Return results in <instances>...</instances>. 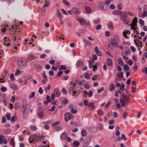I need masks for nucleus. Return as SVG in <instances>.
<instances>
[{"instance_id": "obj_1", "label": "nucleus", "mask_w": 147, "mask_h": 147, "mask_svg": "<svg viewBox=\"0 0 147 147\" xmlns=\"http://www.w3.org/2000/svg\"><path fill=\"white\" fill-rule=\"evenodd\" d=\"M122 98H120V102L122 106H125V103H128L130 101V98L129 96L123 94L122 95Z\"/></svg>"}, {"instance_id": "obj_2", "label": "nucleus", "mask_w": 147, "mask_h": 147, "mask_svg": "<svg viewBox=\"0 0 147 147\" xmlns=\"http://www.w3.org/2000/svg\"><path fill=\"white\" fill-rule=\"evenodd\" d=\"M24 59L21 58L17 62V66L20 68H22L24 66Z\"/></svg>"}, {"instance_id": "obj_3", "label": "nucleus", "mask_w": 147, "mask_h": 147, "mask_svg": "<svg viewBox=\"0 0 147 147\" xmlns=\"http://www.w3.org/2000/svg\"><path fill=\"white\" fill-rule=\"evenodd\" d=\"M134 42L135 44L136 45L138 49H140V48L143 46V45L142 41L140 40L139 39H135L134 40Z\"/></svg>"}, {"instance_id": "obj_4", "label": "nucleus", "mask_w": 147, "mask_h": 147, "mask_svg": "<svg viewBox=\"0 0 147 147\" xmlns=\"http://www.w3.org/2000/svg\"><path fill=\"white\" fill-rule=\"evenodd\" d=\"M29 142L30 143L33 142H38L37 136L35 134L31 135L29 138Z\"/></svg>"}, {"instance_id": "obj_5", "label": "nucleus", "mask_w": 147, "mask_h": 147, "mask_svg": "<svg viewBox=\"0 0 147 147\" xmlns=\"http://www.w3.org/2000/svg\"><path fill=\"white\" fill-rule=\"evenodd\" d=\"M74 117V116L70 114V113H66L65 114L64 119L65 121H67L71 119H73Z\"/></svg>"}, {"instance_id": "obj_6", "label": "nucleus", "mask_w": 147, "mask_h": 147, "mask_svg": "<svg viewBox=\"0 0 147 147\" xmlns=\"http://www.w3.org/2000/svg\"><path fill=\"white\" fill-rule=\"evenodd\" d=\"M5 137L2 135H0V144H6L8 142L7 140V139L5 138Z\"/></svg>"}, {"instance_id": "obj_7", "label": "nucleus", "mask_w": 147, "mask_h": 147, "mask_svg": "<svg viewBox=\"0 0 147 147\" xmlns=\"http://www.w3.org/2000/svg\"><path fill=\"white\" fill-rule=\"evenodd\" d=\"M26 107L27 104L26 103L23 104L21 108V111L23 112V116L24 117H26V115L25 114L26 110Z\"/></svg>"}, {"instance_id": "obj_8", "label": "nucleus", "mask_w": 147, "mask_h": 147, "mask_svg": "<svg viewBox=\"0 0 147 147\" xmlns=\"http://www.w3.org/2000/svg\"><path fill=\"white\" fill-rule=\"evenodd\" d=\"M4 45L7 46L10 45V40L8 37H5L4 38Z\"/></svg>"}, {"instance_id": "obj_9", "label": "nucleus", "mask_w": 147, "mask_h": 147, "mask_svg": "<svg viewBox=\"0 0 147 147\" xmlns=\"http://www.w3.org/2000/svg\"><path fill=\"white\" fill-rule=\"evenodd\" d=\"M71 11L72 13L78 14L80 13V11L79 9L76 7H74L71 9Z\"/></svg>"}, {"instance_id": "obj_10", "label": "nucleus", "mask_w": 147, "mask_h": 147, "mask_svg": "<svg viewBox=\"0 0 147 147\" xmlns=\"http://www.w3.org/2000/svg\"><path fill=\"white\" fill-rule=\"evenodd\" d=\"M76 20L79 22L81 25H84L86 22V20L83 18L78 17L77 18Z\"/></svg>"}, {"instance_id": "obj_11", "label": "nucleus", "mask_w": 147, "mask_h": 147, "mask_svg": "<svg viewBox=\"0 0 147 147\" xmlns=\"http://www.w3.org/2000/svg\"><path fill=\"white\" fill-rule=\"evenodd\" d=\"M67 136V133L65 132H64L61 134L60 138L63 140H65L66 139Z\"/></svg>"}, {"instance_id": "obj_12", "label": "nucleus", "mask_w": 147, "mask_h": 147, "mask_svg": "<svg viewBox=\"0 0 147 147\" xmlns=\"http://www.w3.org/2000/svg\"><path fill=\"white\" fill-rule=\"evenodd\" d=\"M131 33L130 31L129 30H127L124 31L123 32V35L126 38H128V36H127V34H129Z\"/></svg>"}, {"instance_id": "obj_13", "label": "nucleus", "mask_w": 147, "mask_h": 147, "mask_svg": "<svg viewBox=\"0 0 147 147\" xmlns=\"http://www.w3.org/2000/svg\"><path fill=\"white\" fill-rule=\"evenodd\" d=\"M72 105H69L68 107L69 109H71V113L73 114H76L77 112V110L75 108H72Z\"/></svg>"}, {"instance_id": "obj_14", "label": "nucleus", "mask_w": 147, "mask_h": 147, "mask_svg": "<svg viewBox=\"0 0 147 147\" xmlns=\"http://www.w3.org/2000/svg\"><path fill=\"white\" fill-rule=\"evenodd\" d=\"M85 10L87 13H90L92 12V9L88 6H86L85 7Z\"/></svg>"}, {"instance_id": "obj_15", "label": "nucleus", "mask_w": 147, "mask_h": 147, "mask_svg": "<svg viewBox=\"0 0 147 147\" xmlns=\"http://www.w3.org/2000/svg\"><path fill=\"white\" fill-rule=\"evenodd\" d=\"M115 85L113 84H111L109 86V90L111 91H113L115 88Z\"/></svg>"}, {"instance_id": "obj_16", "label": "nucleus", "mask_w": 147, "mask_h": 147, "mask_svg": "<svg viewBox=\"0 0 147 147\" xmlns=\"http://www.w3.org/2000/svg\"><path fill=\"white\" fill-rule=\"evenodd\" d=\"M88 108L91 111L92 110L95 108V107L94 104L93 103H90L88 106Z\"/></svg>"}, {"instance_id": "obj_17", "label": "nucleus", "mask_w": 147, "mask_h": 147, "mask_svg": "<svg viewBox=\"0 0 147 147\" xmlns=\"http://www.w3.org/2000/svg\"><path fill=\"white\" fill-rule=\"evenodd\" d=\"M95 51L97 55L98 56H101V53L100 51L99 50L98 47L96 46L95 47Z\"/></svg>"}, {"instance_id": "obj_18", "label": "nucleus", "mask_w": 147, "mask_h": 147, "mask_svg": "<svg viewBox=\"0 0 147 147\" xmlns=\"http://www.w3.org/2000/svg\"><path fill=\"white\" fill-rule=\"evenodd\" d=\"M106 62L108 65L110 66H112L113 65V63L112 60L111 59H107V60Z\"/></svg>"}, {"instance_id": "obj_19", "label": "nucleus", "mask_w": 147, "mask_h": 147, "mask_svg": "<svg viewBox=\"0 0 147 147\" xmlns=\"http://www.w3.org/2000/svg\"><path fill=\"white\" fill-rule=\"evenodd\" d=\"M130 26L131 27V29L133 30H136L137 29V25L131 24H130Z\"/></svg>"}, {"instance_id": "obj_20", "label": "nucleus", "mask_w": 147, "mask_h": 147, "mask_svg": "<svg viewBox=\"0 0 147 147\" xmlns=\"http://www.w3.org/2000/svg\"><path fill=\"white\" fill-rule=\"evenodd\" d=\"M43 79L42 80V82L43 84H45L47 80V77L45 75V74L44 73L42 74Z\"/></svg>"}, {"instance_id": "obj_21", "label": "nucleus", "mask_w": 147, "mask_h": 147, "mask_svg": "<svg viewBox=\"0 0 147 147\" xmlns=\"http://www.w3.org/2000/svg\"><path fill=\"white\" fill-rule=\"evenodd\" d=\"M45 136L42 135L39 136H37L38 142L43 140L45 139Z\"/></svg>"}, {"instance_id": "obj_22", "label": "nucleus", "mask_w": 147, "mask_h": 147, "mask_svg": "<svg viewBox=\"0 0 147 147\" xmlns=\"http://www.w3.org/2000/svg\"><path fill=\"white\" fill-rule=\"evenodd\" d=\"M115 39L116 40V41L118 42L119 40V37L118 36H116L115 37V39L113 40H112L111 43V45H112L113 46L115 44Z\"/></svg>"}, {"instance_id": "obj_23", "label": "nucleus", "mask_w": 147, "mask_h": 147, "mask_svg": "<svg viewBox=\"0 0 147 147\" xmlns=\"http://www.w3.org/2000/svg\"><path fill=\"white\" fill-rule=\"evenodd\" d=\"M10 144L13 147H14L15 145V142L14 138H11L9 141Z\"/></svg>"}, {"instance_id": "obj_24", "label": "nucleus", "mask_w": 147, "mask_h": 147, "mask_svg": "<svg viewBox=\"0 0 147 147\" xmlns=\"http://www.w3.org/2000/svg\"><path fill=\"white\" fill-rule=\"evenodd\" d=\"M54 92H55L56 95L57 97H59L60 96L61 93L60 91L58 89H55L54 90Z\"/></svg>"}, {"instance_id": "obj_25", "label": "nucleus", "mask_w": 147, "mask_h": 147, "mask_svg": "<svg viewBox=\"0 0 147 147\" xmlns=\"http://www.w3.org/2000/svg\"><path fill=\"white\" fill-rule=\"evenodd\" d=\"M108 26L109 29H111L112 30H113V26L112 22L111 21H110L109 22L108 24Z\"/></svg>"}, {"instance_id": "obj_26", "label": "nucleus", "mask_w": 147, "mask_h": 147, "mask_svg": "<svg viewBox=\"0 0 147 147\" xmlns=\"http://www.w3.org/2000/svg\"><path fill=\"white\" fill-rule=\"evenodd\" d=\"M73 144V146L78 147L80 145V143L78 141H75L74 142Z\"/></svg>"}, {"instance_id": "obj_27", "label": "nucleus", "mask_w": 147, "mask_h": 147, "mask_svg": "<svg viewBox=\"0 0 147 147\" xmlns=\"http://www.w3.org/2000/svg\"><path fill=\"white\" fill-rule=\"evenodd\" d=\"M89 64V67L90 68H92L94 66V61H88Z\"/></svg>"}, {"instance_id": "obj_28", "label": "nucleus", "mask_w": 147, "mask_h": 147, "mask_svg": "<svg viewBox=\"0 0 147 147\" xmlns=\"http://www.w3.org/2000/svg\"><path fill=\"white\" fill-rule=\"evenodd\" d=\"M35 58L34 56L32 54H31L29 55L28 57V59L30 61L33 60Z\"/></svg>"}, {"instance_id": "obj_29", "label": "nucleus", "mask_w": 147, "mask_h": 147, "mask_svg": "<svg viewBox=\"0 0 147 147\" xmlns=\"http://www.w3.org/2000/svg\"><path fill=\"white\" fill-rule=\"evenodd\" d=\"M138 22V18L136 17H135L132 21L131 24H137Z\"/></svg>"}, {"instance_id": "obj_30", "label": "nucleus", "mask_w": 147, "mask_h": 147, "mask_svg": "<svg viewBox=\"0 0 147 147\" xmlns=\"http://www.w3.org/2000/svg\"><path fill=\"white\" fill-rule=\"evenodd\" d=\"M83 65V62L82 61H80L77 62V66L78 67H80Z\"/></svg>"}, {"instance_id": "obj_31", "label": "nucleus", "mask_w": 147, "mask_h": 147, "mask_svg": "<svg viewBox=\"0 0 147 147\" xmlns=\"http://www.w3.org/2000/svg\"><path fill=\"white\" fill-rule=\"evenodd\" d=\"M17 119V117L16 116L14 115L12 117L11 119V123H13Z\"/></svg>"}, {"instance_id": "obj_32", "label": "nucleus", "mask_w": 147, "mask_h": 147, "mask_svg": "<svg viewBox=\"0 0 147 147\" xmlns=\"http://www.w3.org/2000/svg\"><path fill=\"white\" fill-rule=\"evenodd\" d=\"M81 133L82 136L85 137L86 136L87 133L85 129H83L81 131Z\"/></svg>"}, {"instance_id": "obj_33", "label": "nucleus", "mask_w": 147, "mask_h": 147, "mask_svg": "<svg viewBox=\"0 0 147 147\" xmlns=\"http://www.w3.org/2000/svg\"><path fill=\"white\" fill-rule=\"evenodd\" d=\"M84 42L86 44L88 45L89 46H91L92 45L91 42L89 41L84 40Z\"/></svg>"}, {"instance_id": "obj_34", "label": "nucleus", "mask_w": 147, "mask_h": 147, "mask_svg": "<svg viewBox=\"0 0 147 147\" xmlns=\"http://www.w3.org/2000/svg\"><path fill=\"white\" fill-rule=\"evenodd\" d=\"M118 63L119 64L123 66L124 64V62L122 61V59L121 58H119L118 59Z\"/></svg>"}, {"instance_id": "obj_35", "label": "nucleus", "mask_w": 147, "mask_h": 147, "mask_svg": "<svg viewBox=\"0 0 147 147\" xmlns=\"http://www.w3.org/2000/svg\"><path fill=\"white\" fill-rule=\"evenodd\" d=\"M30 127L31 130L34 131H36L37 130V127L34 125H31Z\"/></svg>"}, {"instance_id": "obj_36", "label": "nucleus", "mask_w": 147, "mask_h": 147, "mask_svg": "<svg viewBox=\"0 0 147 147\" xmlns=\"http://www.w3.org/2000/svg\"><path fill=\"white\" fill-rule=\"evenodd\" d=\"M99 65L98 63H95V65L93 67V70L94 71H95L97 69V66Z\"/></svg>"}, {"instance_id": "obj_37", "label": "nucleus", "mask_w": 147, "mask_h": 147, "mask_svg": "<svg viewBox=\"0 0 147 147\" xmlns=\"http://www.w3.org/2000/svg\"><path fill=\"white\" fill-rule=\"evenodd\" d=\"M68 100L66 98H65L62 101L61 103L63 105H65L68 103Z\"/></svg>"}, {"instance_id": "obj_38", "label": "nucleus", "mask_w": 147, "mask_h": 147, "mask_svg": "<svg viewBox=\"0 0 147 147\" xmlns=\"http://www.w3.org/2000/svg\"><path fill=\"white\" fill-rule=\"evenodd\" d=\"M63 3L67 6H68L70 5L69 2L67 1V0H63Z\"/></svg>"}, {"instance_id": "obj_39", "label": "nucleus", "mask_w": 147, "mask_h": 147, "mask_svg": "<svg viewBox=\"0 0 147 147\" xmlns=\"http://www.w3.org/2000/svg\"><path fill=\"white\" fill-rule=\"evenodd\" d=\"M11 87L15 90H16L17 88V85L14 84H11Z\"/></svg>"}, {"instance_id": "obj_40", "label": "nucleus", "mask_w": 147, "mask_h": 147, "mask_svg": "<svg viewBox=\"0 0 147 147\" xmlns=\"http://www.w3.org/2000/svg\"><path fill=\"white\" fill-rule=\"evenodd\" d=\"M38 116L40 118H42L44 116V113L43 112H41L38 113Z\"/></svg>"}, {"instance_id": "obj_41", "label": "nucleus", "mask_w": 147, "mask_h": 147, "mask_svg": "<svg viewBox=\"0 0 147 147\" xmlns=\"http://www.w3.org/2000/svg\"><path fill=\"white\" fill-rule=\"evenodd\" d=\"M84 77L85 78L87 79H89L90 78V76L88 73H86L84 75Z\"/></svg>"}, {"instance_id": "obj_42", "label": "nucleus", "mask_w": 147, "mask_h": 147, "mask_svg": "<svg viewBox=\"0 0 147 147\" xmlns=\"http://www.w3.org/2000/svg\"><path fill=\"white\" fill-rule=\"evenodd\" d=\"M50 4L49 0H45V5L44 6V7H47Z\"/></svg>"}, {"instance_id": "obj_43", "label": "nucleus", "mask_w": 147, "mask_h": 147, "mask_svg": "<svg viewBox=\"0 0 147 147\" xmlns=\"http://www.w3.org/2000/svg\"><path fill=\"white\" fill-rule=\"evenodd\" d=\"M124 23L128 25H130L131 22L128 19H125L124 20Z\"/></svg>"}, {"instance_id": "obj_44", "label": "nucleus", "mask_w": 147, "mask_h": 147, "mask_svg": "<svg viewBox=\"0 0 147 147\" xmlns=\"http://www.w3.org/2000/svg\"><path fill=\"white\" fill-rule=\"evenodd\" d=\"M11 114L9 113H7L5 115V117H7V120H9L10 119Z\"/></svg>"}, {"instance_id": "obj_45", "label": "nucleus", "mask_w": 147, "mask_h": 147, "mask_svg": "<svg viewBox=\"0 0 147 147\" xmlns=\"http://www.w3.org/2000/svg\"><path fill=\"white\" fill-rule=\"evenodd\" d=\"M67 69V68L65 65H61L59 68V70H65Z\"/></svg>"}, {"instance_id": "obj_46", "label": "nucleus", "mask_w": 147, "mask_h": 147, "mask_svg": "<svg viewBox=\"0 0 147 147\" xmlns=\"http://www.w3.org/2000/svg\"><path fill=\"white\" fill-rule=\"evenodd\" d=\"M125 85L124 84H122L121 86L120 87V89L121 91H124L125 90Z\"/></svg>"}, {"instance_id": "obj_47", "label": "nucleus", "mask_w": 147, "mask_h": 147, "mask_svg": "<svg viewBox=\"0 0 147 147\" xmlns=\"http://www.w3.org/2000/svg\"><path fill=\"white\" fill-rule=\"evenodd\" d=\"M74 88V87H71L69 88V92L70 93H71V92H73Z\"/></svg>"}, {"instance_id": "obj_48", "label": "nucleus", "mask_w": 147, "mask_h": 147, "mask_svg": "<svg viewBox=\"0 0 147 147\" xmlns=\"http://www.w3.org/2000/svg\"><path fill=\"white\" fill-rule=\"evenodd\" d=\"M104 112L102 110H99L98 111V113L99 115H103Z\"/></svg>"}, {"instance_id": "obj_49", "label": "nucleus", "mask_w": 147, "mask_h": 147, "mask_svg": "<svg viewBox=\"0 0 147 147\" xmlns=\"http://www.w3.org/2000/svg\"><path fill=\"white\" fill-rule=\"evenodd\" d=\"M93 95L92 91L91 90H90L88 92V96L89 97H91Z\"/></svg>"}, {"instance_id": "obj_50", "label": "nucleus", "mask_w": 147, "mask_h": 147, "mask_svg": "<svg viewBox=\"0 0 147 147\" xmlns=\"http://www.w3.org/2000/svg\"><path fill=\"white\" fill-rule=\"evenodd\" d=\"M35 93H34V92H32L31 94L29 95V98H32L33 97L34 95H35Z\"/></svg>"}, {"instance_id": "obj_51", "label": "nucleus", "mask_w": 147, "mask_h": 147, "mask_svg": "<svg viewBox=\"0 0 147 147\" xmlns=\"http://www.w3.org/2000/svg\"><path fill=\"white\" fill-rule=\"evenodd\" d=\"M6 121V117H2V122L3 123H5Z\"/></svg>"}, {"instance_id": "obj_52", "label": "nucleus", "mask_w": 147, "mask_h": 147, "mask_svg": "<svg viewBox=\"0 0 147 147\" xmlns=\"http://www.w3.org/2000/svg\"><path fill=\"white\" fill-rule=\"evenodd\" d=\"M19 139L20 141H22L24 140V138L22 136H19Z\"/></svg>"}, {"instance_id": "obj_53", "label": "nucleus", "mask_w": 147, "mask_h": 147, "mask_svg": "<svg viewBox=\"0 0 147 147\" xmlns=\"http://www.w3.org/2000/svg\"><path fill=\"white\" fill-rule=\"evenodd\" d=\"M139 22L140 24L142 25H143L144 24V21L143 20L141 19H139Z\"/></svg>"}, {"instance_id": "obj_54", "label": "nucleus", "mask_w": 147, "mask_h": 147, "mask_svg": "<svg viewBox=\"0 0 147 147\" xmlns=\"http://www.w3.org/2000/svg\"><path fill=\"white\" fill-rule=\"evenodd\" d=\"M98 75L96 76V75H94L93 76L92 80L93 81H95L96 80V78H97V77H98Z\"/></svg>"}, {"instance_id": "obj_55", "label": "nucleus", "mask_w": 147, "mask_h": 147, "mask_svg": "<svg viewBox=\"0 0 147 147\" xmlns=\"http://www.w3.org/2000/svg\"><path fill=\"white\" fill-rule=\"evenodd\" d=\"M124 69L125 70H128L129 69V67L127 64H125L124 65Z\"/></svg>"}, {"instance_id": "obj_56", "label": "nucleus", "mask_w": 147, "mask_h": 147, "mask_svg": "<svg viewBox=\"0 0 147 147\" xmlns=\"http://www.w3.org/2000/svg\"><path fill=\"white\" fill-rule=\"evenodd\" d=\"M104 90V88L103 87H102L100 89H99L98 90V93H100L101 91H103Z\"/></svg>"}, {"instance_id": "obj_57", "label": "nucleus", "mask_w": 147, "mask_h": 147, "mask_svg": "<svg viewBox=\"0 0 147 147\" xmlns=\"http://www.w3.org/2000/svg\"><path fill=\"white\" fill-rule=\"evenodd\" d=\"M55 97V95L54 93H52L51 96V99L52 100H54Z\"/></svg>"}, {"instance_id": "obj_58", "label": "nucleus", "mask_w": 147, "mask_h": 147, "mask_svg": "<svg viewBox=\"0 0 147 147\" xmlns=\"http://www.w3.org/2000/svg\"><path fill=\"white\" fill-rule=\"evenodd\" d=\"M47 99L49 102H51V101L50 99V97L49 95H47Z\"/></svg>"}, {"instance_id": "obj_59", "label": "nucleus", "mask_w": 147, "mask_h": 147, "mask_svg": "<svg viewBox=\"0 0 147 147\" xmlns=\"http://www.w3.org/2000/svg\"><path fill=\"white\" fill-rule=\"evenodd\" d=\"M130 49L131 50V51L133 52H134L136 51V49L134 48V47L133 46H131L130 47Z\"/></svg>"}, {"instance_id": "obj_60", "label": "nucleus", "mask_w": 147, "mask_h": 147, "mask_svg": "<svg viewBox=\"0 0 147 147\" xmlns=\"http://www.w3.org/2000/svg\"><path fill=\"white\" fill-rule=\"evenodd\" d=\"M127 63L129 65H131L133 64V62L131 60H129Z\"/></svg>"}, {"instance_id": "obj_61", "label": "nucleus", "mask_w": 147, "mask_h": 147, "mask_svg": "<svg viewBox=\"0 0 147 147\" xmlns=\"http://www.w3.org/2000/svg\"><path fill=\"white\" fill-rule=\"evenodd\" d=\"M84 88L86 89H88L89 88V85L88 83H86L84 86Z\"/></svg>"}, {"instance_id": "obj_62", "label": "nucleus", "mask_w": 147, "mask_h": 147, "mask_svg": "<svg viewBox=\"0 0 147 147\" xmlns=\"http://www.w3.org/2000/svg\"><path fill=\"white\" fill-rule=\"evenodd\" d=\"M15 100H16V98H15V97L14 96H12V98H11V101L13 102H15Z\"/></svg>"}, {"instance_id": "obj_63", "label": "nucleus", "mask_w": 147, "mask_h": 147, "mask_svg": "<svg viewBox=\"0 0 147 147\" xmlns=\"http://www.w3.org/2000/svg\"><path fill=\"white\" fill-rule=\"evenodd\" d=\"M136 90V88L135 87H132L131 88V91L133 93L135 92Z\"/></svg>"}, {"instance_id": "obj_64", "label": "nucleus", "mask_w": 147, "mask_h": 147, "mask_svg": "<svg viewBox=\"0 0 147 147\" xmlns=\"http://www.w3.org/2000/svg\"><path fill=\"white\" fill-rule=\"evenodd\" d=\"M143 17H145L147 16V11H145L142 13Z\"/></svg>"}]
</instances>
